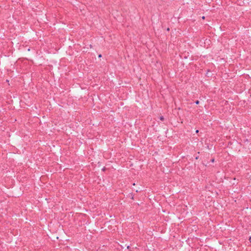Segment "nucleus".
I'll list each match as a JSON object with an SVG mask.
<instances>
[{
    "instance_id": "f257e3e1",
    "label": "nucleus",
    "mask_w": 251,
    "mask_h": 251,
    "mask_svg": "<svg viewBox=\"0 0 251 251\" xmlns=\"http://www.w3.org/2000/svg\"><path fill=\"white\" fill-rule=\"evenodd\" d=\"M160 120L161 121H164V118L163 117V116H161V117H160Z\"/></svg>"
},
{
    "instance_id": "f03ea898",
    "label": "nucleus",
    "mask_w": 251,
    "mask_h": 251,
    "mask_svg": "<svg viewBox=\"0 0 251 251\" xmlns=\"http://www.w3.org/2000/svg\"><path fill=\"white\" fill-rule=\"evenodd\" d=\"M195 103L196 104H199L200 103V101L198 100H197L196 101H195Z\"/></svg>"
},
{
    "instance_id": "7ed1b4c3",
    "label": "nucleus",
    "mask_w": 251,
    "mask_h": 251,
    "mask_svg": "<svg viewBox=\"0 0 251 251\" xmlns=\"http://www.w3.org/2000/svg\"><path fill=\"white\" fill-rule=\"evenodd\" d=\"M249 240L251 243V236L249 237Z\"/></svg>"
},
{
    "instance_id": "20e7f679",
    "label": "nucleus",
    "mask_w": 251,
    "mask_h": 251,
    "mask_svg": "<svg viewBox=\"0 0 251 251\" xmlns=\"http://www.w3.org/2000/svg\"><path fill=\"white\" fill-rule=\"evenodd\" d=\"M214 161V159H211V162H213Z\"/></svg>"
},
{
    "instance_id": "39448f33",
    "label": "nucleus",
    "mask_w": 251,
    "mask_h": 251,
    "mask_svg": "<svg viewBox=\"0 0 251 251\" xmlns=\"http://www.w3.org/2000/svg\"><path fill=\"white\" fill-rule=\"evenodd\" d=\"M101 56V54H100V55H99V57H100Z\"/></svg>"
},
{
    "instance_id": "423d86ee",
    "label": "nucleus",
    "mask_w": 251,
    "mask_h": 251,
    "mask_svg": "<svg viewBox=\"0 0 251 251\" xmlns=\"http://www.w3.org/2000/svg\"><path fill=\"white\" fill-rule=\"evenodd\" d=\"M198 158H199V156H198V157H196V159H198Z\"/></svg>"
},
{
    "instance_id": "0eeeda50",
    "label": "nucleus",
    "mask_w": 251,
    "mask_h": 251,
    "mask_svg": "<svg viewBox=\"0 0 251 251\" xmlns=\"http://www.w3.org/2000/svg\"><path fill=\"white\" fill-rule=\"evenodd\" d=\"M196 132V133H198L199 132V130H197Z\"/></svg>"
},
{
    "instance_id": "6e6552de",
    "label": "nucleus",
    "mask_w": 251,
    "mask_h": 251,
    "mask_svg": "<svg viewBox=\"0 0 251 251\" xmlns=\"http://www.w3.org/2000/svg\"><path fill=\"white\" fill-rule=\"evenodd\" d=\"M167 30H168V31H169V30H170L169 28H167Z\"/></svg>"
},
{
    "instance_id": "1a4fd4ad",
    "label": "nucleus",
    "mask_w": 251,
    "mask_h": 251,
    "mask_svg": "<svg viewBox=\"0 0 251 251\" xmlns=\"http://www.w3.org/2000/svg\"><path fill=\"white\" fill-rule=\"evenodd\" d=\"M205 18L204 16L202 17V19H204Z\"/></svg>"
}]
</instances>
